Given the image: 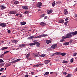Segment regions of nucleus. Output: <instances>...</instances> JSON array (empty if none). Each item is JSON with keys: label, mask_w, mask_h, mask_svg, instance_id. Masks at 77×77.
I'll list each match as a JSON object with an SVG mask.
<instances>
[{"label": "nucleus", "mask_w": 77, "mask_h": 77, "mask_svg": "<svg viewBox=\"0 0 77 77\" xmlns=\"http://www.w3.org/2000/svg\"><path fill=\"white\" fill-rule=\"evenodd\" d=\"M50 60H45V64H48V63H50Z\"/></svg>", "instance_id": "8"}, {"label": "nucleus", "mask_w": 77, "mask_h": 77, "mask_svg": "<svg viewBox=\"0 0 77 77\" xmlns=\"http://www.w3.org/2000/svg\"><path fill=\"white\" fill-rule=\"evenodd\" d=\"M76 55H77V53L76 54L75 53H74V54H73L74 56L75 57V56H76Z\"/></svg>", "instance_id": "48"}, {"label": "nucleus", "mask_w": 77, "mask_h": 77, "mask_svg": "<svg viewBox=\"0 0 77 77\" xmlns=\"http://www.w3.org/2000/svg\"><path fill=\"white\" fill-rule=\"evenodd\" d=\"M73 35H77V31H76L74 32H72L70 33H69L67 34L66 36L67 38H72Z\"/></svg>", "instance_id": "1"}, {"label": "nucleus", "mask_w": 77, "mask_h": 77, "mask_svg": "<svg viewBox=\"0 0 77 77\" xmlns=\"http://www.w3.org/2000/svg\"><path fill=\"white\" fill-rule=\"evenodd\" d=\"M9 13L10 14H17V12L16 11H10Z\"/></svg>", "instance_id": "3"}, {"label": "nucleus", "mask_w": 77, "mask_h": 77, "mask_svg": "<svg viewBox=\"0 0 77 77\" xmlns=\"http://www.w3.org/2000/svg\"><path fill=\"white\" fill-rule=\"evenodd\" d=\"M49 74V72H46L45 73L44 75H48Z\"/></svg>", "instance_id": "31"}, {"label": "nucleus", "mask_w": 77, "mask_h": 77, "mask_svg": "<svg viewBox=\"0 0 77 77\" xmlns=\"http://www.w3.org/2000/svg\"><path fill=\"white\" fill-rule=\"evenodd\" d=\"M16 60L17 62H18V61H20V60H21V59H18Z\"/></svg>", "instance_id": "44"}, {"label": "nucleus", "mask_w": 77, "mask_h": 77, "mask_svg": "<svg viewBox=\"0 0 77 77\" xmlns=\"http://www.w3.org/2000/svg\"><path fill=\"white\" fill-rule=\"evenodd\" d=\"M52 10H48L47 11L48 14H51V13H52Z\"/></svg>", "instance_id": "9"}, {"label": "nucleus", "mask_w": 77, "mask_h": 77, "mask_svg": "<svg viewBox=\"0 0 77 77\" xmlns=\"http://www.w3.org/2000/svg\"><path fill=\"white\" fill-rule=\"evenodd\" d=\"M74 16L75 17L77 18V14H75Z\"/></svg>", "instance_id": "57"}, {"label": "nucleus", "mask_w": 77, "mask_h": 77, "mask_svg": "<svg viewBox=\"0 0 77 77\" xmlns=\"http://www.w3.org/2000/svg\"><path fill=\"white\" fill-rule=\"evenodd\" d=\"M72 40H70V42H71H71H72Z\"/></svg>", "instance_id": "62"}, {"label": "nucleus", "mask_w": 77, "mask_h": 77, "mask_svg": "<svg viewBox=\"0 0 77 77\" xmlns=\"http://www.w3.org/2000/svg\"><path fill=\"white\" fill-rule=\"evenodd\" d=\"M45 16V14H42L40 16V17H41V18H42V17H44Z\"/></svg>", "instance_id": "27"}, {"label": "nucleus", "mask_w": 77, "mask_h": 77, "mask_svg": "<svg viewBox=\"0 0 77 77\" xmlns=\"http://www.w3.org/2000/svg\"><path fill=\"white\" fill-rule=\"evenodd\" d=\"M4 61H3V60L0 59V63L3 62Z\"/></svg>", "instance_id": "43"}, {"label": "nucleus", "mask_w": 77, "mask_h": 77, "mask_svg": "<svg viewBox=\"0 0 77 77\" xmlns=\"http://www.w3.org/2000/svg\"><path fill=\"white\" fill-rule=\"evenodd\" d=\"M0 26H2V27H6V24H5V23H0Z\"/></svg>", "instance_id": "4"}, {"label": "nucleus", "mask_w": 77, "mask_h": 77, "mask_svg": "<svg viewBox=\"0 0 77 77\" xmlns=\"http://www.w3.org/2000/svg\"><path fill=\"white\" fill-rule=\"evenodd\" d=\"M40 25L41 26H45L46 24L44 22H41L40 23Z\"/></svg>", "instance_id": "10"}, {"label": "nucleus", "mask_w": 77, "mask_h": 77, "mask_svg": "<svg viewBox=\"0 0 77 77\" xmlns=\"http://www.w3.org/2000/svg\"><path fill=\"white\" fill-rule=\"evenodd\" d=\"M68 21L66 22V23H65L64 24L66 25V26L67 25V24L68 23Z\"/></svg>", "instance_id": "50"}, {"label": "nucleus", "mask_w": 77, "mask_h": 77, "mask_svg": "<svg viewBox=\"0 0 77 77\" xmlns=\"http://www.w3.org/2000/svg\"><path fill=\"white\" fill-rule=\"evenodd\" d=\"M23 17V16H22V15H20L19 16L20 18H21V17Z\"/></svg>", "instance_id": "60"}, {"label": "nucleus", "mask_w": 77, "mask_h": 77, "mask_svg": "<svg viewBox=\"0 0 77 77\" xmlns=\"http://www.w3.org/2000/svg\"><path fill=\"white\" fill-rule=\"evenodd\" d=\"M69 43L68 42H66L65 43L63 44V45H69Z\"/></svg>", "instance_id": "15"}, {"label": "nucleus", "mask_w": 77, "mask_h": 77, "mask_svg": "<svg viewBox=\"0 0 77 77\" xmlns=\"http://www.w3.org/2000/svg\"><path fill=\"white\" fill-rule=\"evenodd\" d=\"M63 22H64L63 20H61L59 21V23H63Z\"/></svg>", "instance_id": "24"}, {"label": "nucleus", "mask_w": 77, "mask_h": 77, "mask_svg": "<svg viewBox=\"0 0 77 77\" xmlns=\"http://www.w3.org/2000/svg\"><path fill=\"white\" fill-rule=\"evenodd\" d=\"M48 17L47 16H46L45 17H44V20H45V19H47V18Z\"/></svg>", "instance_id": "52"}, {"label": "nucleus", "mask_w": 77, "mask_h": 77, "mask_svg": "<svg viewBox=\"0 0 77 77\" xmlns=\"http://www.w3.org/2000/svg\"><path fill=\"white\" fill-rule=\"evenodd\" d=\"M63 74H65V75H66V74H67V73L66 72H64Z\"/></svg>", "instance_id": "55"}, {"label": "nucleus", "mask_w": 77, "mask_h": 77, "mask_svg": "<svg viewBox=\"0 0 77 77\" xmlns=\"http://www.w3.org/2000/svg\"><path fill=\"white\" fill-rule=\"evenodd\" d=\"M4 42V41H2V42H1V43H3V42Z\"/></svg>", "instance_id": "63"}, {"label": "nucleus", "mask_w": 77, "mask_h": 77, "mask_svg": "<svg viewBox=\"0 0 77 77\" xmlns=\"http://www.w3.org/2000/svg\"><path fill=\"white\" fill-rule=\"evenodd\" d=\"M65 40L63 39H62L60 40V41L61 42H63Z\"/></svg>", "instance_id": "49"}, {"label": "nucleus", "mask_w": 77, "mask_h": 77, "mask_svg": "<svg viewBox=\"0 0 77 77\" xmlns=\"http://www.w3.org/2000/svg\"><path fill=\"white\" fill-rule=\"evenodd\" d=\"M61 3V2H56L57 5V4H59V3Z\"/></svg>", "instance_id": "51"}, {"label": "nucleus", "mask_w": 77, "mask_h": 77, "mask_svg": "<svg viewBox=\"0 0 77 77\" xmlns=\"http://www.w3.org/2000/svg\"><path fill=\"white\" fill-rule=\"evenodd\" d=\"M53 72H50V74H53Z\"/></svg>", "instance_id": "64"}, {"label": "nucleus", "mask_w": 77, "mask_h": 77, "mask_svg": "<svg viewBox=\"0 0 77 77\" xmlns=\"http://www.w3.org/2000/svg\"><path fill=\"white\" fill-rule=\"evenodd\" d=\"M62 39H66L67 38L66 36L65 35V36H63L62 37Z\"/></svg>", "instance_id": "40"}, {"label": "nucleus", "mask_w": 77, "mask_h": 77, "mask_svg": "<svg viewBox=\"0 0 77 77\" xmlns=\"http://www.w3.org/2000/svg\"><path fill=\"white\" fill-rule=\"evenodd\" d=\"M42 5V4L41 2H38L37 4V6L39 7L41 6Z\"/></svg>", "instance_id": "7"}, {"label": "nucleus", "mask_w": 77, "mask_h": 77, "mask_svg": "<svg viewBox=\"0 0 77 77\" xmlns=\"http://www.w3.org/2000/svg\"><path fill=\"white\" fill-rule=\"evenodd\" d=\"M16 62H17V60H15L11 62V63H16Z\"/></svg>", "instance_id": "28"}, {"label": "nucleus", "mask_w": 77, "mask_h": 77, "mask_svg": "<svg viewBox=\"0 0 77 77\" xmlns=\"http://www.w3.org/2000/svg\"><path fill=\"white\" fill-rule=\"evenodd\" d=\"M45 54H42V55H39V56H40V57H44V56H45Z\"/></svg>", "instance_id": "37"}, {"label": "nucleus", "mask_w": 77, "mask_h": 77, "mask_svg": "<svg viewBox=\"0 0 77 77\" xmlns=\"http://www.w3.org/2000/svg\"><path fill=\"white\" fill-rule=\"evenodd\" d=\"M42 35H40L38 36H37L35 38H42Z\"/></svg>", "instance_id": "21"}, {"label": "nucleus", "mask_w": 77, "mask_h": 77, "mask_svg": "<svg viewBox=\"0 0 77 77\" xmlns=\"http://www.w3.org/2000/svg\"><path fill=\"white\" fill-rule=\"evenodd\" d=\"M18 42V41L17 40H14L13 41V43H17V42Z\"/></svg>", "instance_id": "32"}, {"label": "nucleus", "mask_w": 77, "mask_h": 77, "mask_svg": "<svg viewBox=\"0 0 77 77\" xmlns=\"http://www.w3.org/2000/svg\"><path fill=\"white\" fill-rule=\"evenodd\" d=\"M34 38V36L32 35L28 38L27 39H32Z\"/></svg>", "instance_id": "13"}, {"label": "nucleus", "mask_w": 77, "mask_h": 77, "mask_svg": "<svg viewBox=\"0 0 77 77\" xmlns=\"http://www.w3.org/2000/svg\"><path fill=\"white\" fill-rule=\"evenodd\" d=\"M6 8V7L4 5H2L1 6V9H5Z\"/></svg>", "instance_id": "6"}, {"label": "nucleus", "mask_w": 77, "mask_h": 77, "mask_svg": "<svg viewBox=\"0 0 77 77\" xmlns=\"http://www.w3.org/2000/svg\"><path fill=\"white\" fill-rule=\"evenodd\" d=\"M61 55L62 56H64L66 55V53H61Z\"/></svg>", "instance_id": "23"}, {"label": "nucleus", "mask_w": 77, "mask_h": 77, "mask_svg": "<svg viewBox=\"0 0 77 77\" xmlns=\"http://www.w3.org/2000/svg\"><path fill=\"white\" fill-rule=\"evenodd\" d=\"M31 74H32V75L34 74V72H31Z\"/></svg>", "instance_id": "53"}, {"label": "nucleus", "mask_w": 77, "mask_h": 77, "mask_svg": "<svg viewBox=\"0 0 77 77\" xmlns=\"http://www.w3.org/2000/svg\"><path fill=\"white\" fill-rule=\"evenodd\" d=\"M4 57V54H2L0 56V57H1V58H3V57Z\"/></svg>", "instance_id": "30"}, {"label": "nucleus", "mask_w": 77, "mask_h": 77, "mask_svg": "<svg viewBox=\"0 0 77 77\" xmlns=\"http://www.w3.org/2000/svg\"><path fill=\"white\" fill-rule=\"evenodd\" d=\"M33 56L34 57H37L38 56V55L37 54H33Z\"/></svg>", "instance_id": "25"}, {"label": "nucleus", "mask_w": 77, "mask_h": 77, "mask_svg": "<svg viewBox=\"0 0 77 77\" xmlns=\"http://www.w3.org/2000/svg\"><path fill=\"white\" fill-rule=\"evenodd\" d=\"M35 43H36L35 45L36 44V47H39V45H40V44L39 42H35Z\"/></svg>", "instance_id": "14"}, {"label": "nucleus", "mask_w": 77, "mask_h": 77, "mask_svg": "<svg viewBox=\"0 0 77 77\" xmlns=\"http://www.w3.org/2000/svg\"><path fill=\"white\" fill-rule=\"evenodd\" d=\"M20 24L21 25H25V24H26V22L23 21L22 22H20Z\"/></svg>", "instance_id": "20"}, {"label": "nucleus", "mask_w": 77, "mask_h": 77, "mask_svg": "<svg viewBox=\"0 0 77 77\" xmlns=\"http://www.w3.org/2000/svg\"><path fill=\"white\" fill-rule=\"evenodd\" d=\"M29 76V75H26L24 77H28Z\"/></svg>", "instance_id": "56"}, {"label": "nucleus", "mask_w": 77, "mask_h": 77, "mask_svg": "<svg viewBox=\"0 0 77 77\" xmlns=\"http://www.w3.org/2000/svg\"><path fill=\"white\" fill-rule=\"evenodd\" d=\"M4 69V68H2L0 69V71H2Z\"/></svg>", "instance_id": "47"}, {"label": "nucleus", "mask_w": 77, "mask_h": 77, "mask_svg": "<svg viewBox=\"0 0 77 77\" xmlns=\"http://www.w3.org/2000/svg\"><path fill=\"white\" fill-rule=\"evenodd\" d=\"M8 53V51H6L4 53V54H6V53Z\"/></svg>", "instance_id": "54"}, {"label": "nucleus", "mask_w": 77, "mask_h": 77, "mask_svg": "<svg viewBox=\"0 0 77 77\" xmlns=\"http://www.w3.org/2000/svg\"><path fill=\"white\" fill-rule=\"evenodd\" d=\"M30 54H26V58H28V57H30Z\"/></svg>", "instance_id": "22"}, {"label": "nucleus", "mask_w": 77, "mask_h": 77, "mask_svg": "<svg viewBox=\"0 0 77 77\" xmlns=\"http://www.w3.org/2000/svg\"><path fill=\"white\" fill-rule=\"evenodd\" d=\"M42 65H43V64L41 63H39L38 64H37L36 65H35L33 66L34 67L37 66V67H38V66H42Z\"/></svg>", "instance_id": "5"}, {"label": "nucleus", "mask_w": 77, "mask_h": 77, "mask_svg": "<svg viewBox=\"0 0 77 77\" xmlns=\"http://www.w3.org/2000/svg\"><path fill=\"white\" fill-rule=\"evenodd\" d=\"M22 8L23 9H26V10H27V9H28V8H27V7L24 6H22Z\"/></svg>", "instance_id": "18"}, {"label": "nucleus", "mask_w": 77, "mask_h": 77, "mask_svg": "<svg viewBox=\"0 0 77 77\" xmlns=\"http://www.w3.org/2000/svg\"><path fill=\"white\" fill-rule=\"evenodd\" d=\"M21 15V14H20L18 13H17V14H16L15 15V16H18L19 15Z\"/></svg>", "instance_id": "38"}, {"label": "nucleus", "mask_w": 77, "mask_h": 77, "mask_svg": "<svg viewBox=\"0 0 77 77\" xmlns=\"http://www.w3.org/2000/svg\"><path fill=\"white\" fill-rule=\"evenodd\" d=\"M11 63L8 64L7 65V66L8 67L9 66H11Z\"/></svg>", "instance_id": "41"}, {"label": "nucleus", "mask_w": 77, "mask_h": 77, "mask_svg": "<svg viewBox=\"0 0 77 77\" xmlns=\"http://www.w3.org/2000/svg\"><path fill=\"white\" fill-rule=\"evenodd\" d=\"M19 3V2L18 1H16L14 2V4L15 5H18V3Z\"/></svg>", "instance_id": "33"}, {"label": "nucleus", "mask_w": 77, "mask_h": 77, "mask_svg": "<svg viewBox=\"0 0 77 77\" xmlns=\"http://www.w3.org/2000/svg\"><path fill=\"white\" fill-rule=\"evenodd\" d=\"M68 13V12L66 10H64V14L65 15H67V14Z\"/></svg>", "instance_id": "17"}, {"label": "nucleus", "mask_w": 77, "mask_h": 77, "mask_svg": "<svg viewBox=\"0 0 77 77\" xmlns=\"http://www.w3.org/2000/svg\"><path fill=\"white\" fill-rule=\"evenodd\" d=\"M28 60H31L32 59H31V58H27Z\"/></svg>", "instance_id": "59"}, {"label": "nucleus", "mask_w": 77, "mask_h": 77, "mask_svg": "<svg viewBox=\"0 0 77 77\" xmlns=\"http://www.w3.org/2000/svg\"><path fill=\"white\" fill-rule=\"evenodd\" d=\"M73 60H74V59L73 58H72L70 60V62H71V63H72V62H73Z\"/></svg>", "instance_id": "42"}, {"label": "nucleus", "mask_w": 77, "mask_h": 77, "mask_svg": "<svg viewBox=\"0 0 77 77\" xmlns=\"http://www.w3.org/2000/svg\"><path fill=\"white\" fill-rule=\"evenodd\" d=\"M8 33H10L11 32V30H8Z\"/></svg>", "instance_id": "58"}, {"label": "nucleus", "mask_w": 77, "mask_h": 77, "mask_svg": "<svg viewBox=\"0 0 77 77\" xmlns=\"http://www.w3.org/2000/svg\"><path fill=\"white\" fill-rule=\"evenodd\" d=\"M4 65H5V63H1L0 64V66H3Z\"/></svg>", "instance_id": "39"}, {"label": "nucleus", "mask_w": 77, "mask_h": 77, "mask_svg": "<svg viewBox=\"0 0 77 77\" xmlns=\"http://www.w3.org/2000/svg\"><path fill=\"white\" fill-rule=\"evenodd\" d=\"M66 77H71V75L68 74L67 75Z\"/></svg>", "instance_id": "45"}, {"label": "nucleus", "mask_w": 77, "mask_h": 77, "mask_svg": "<svg viewBox=\"0 0 77 77\" xmlns=\"http://www.w3.org/2000/svg\"><path fill=\"white\" fill-rule=\"evenodd\" d=\"M28 13H29V11H26L24 12L25 14H27Z\"/></svg>", "instance_id": "36"}, {"label": "nucleus", "mask_w": 77, "mask_h": 77, "mask_svg": "<svg viewBox=\"0 0 77 77\" xmlns=\"http://www.w3.org/2000/svg\"><path fill=\"white\" fill-rule=\"evenodd\" d=\"M67 63V61L65 60H63L62 62V63Z\"/></svg>", "instance_id": "35"}, {"label": "nucleus", "mask_w": 77, "mask_h": 77, "mask_svg": "<svg viewBox=\"0 0 77 77\" xmlns=\"http://www.w3.org/2000/svg\"><path fill=\"white\" fill-rule=\"evenodd\" d=\"M36 43H35V42H34V43H30L29 45L30 46H32V45H36Z\"/></svg>", "instance_id": "16"}, {"label": "nucleus", "mask_w": 77, "mask_h": 77, "mask_svg": "<svg viewBox=\"0 0 77 77\" xmlns=\"http://www.w3.org/2000/svg\"><path fill=\"white\" fill-rule=\"evenodd\" d=\"M56 54L55 53H54V54H53L51 55V57L52 56H56Z\"/></svg>", "instance_id": "46"}, {"label": "nucleus", "mask_w": 77, "mask_h": 77, "mask_svg": "<svg viewBox=\"0 0 77 77\" xmlns=\"http://www.w3.org/2000/svg\"><path fill=\"white\" fill-rule=\"evenodd\" d=\"M57 47V45L56 44H54L53 45L51 46L52 48H53L54 49H55V48H56Z\"/></svg>", "instance_id": "2"}, {"label": "nucleus", "mask_w": 77, "mask_h": 77, "mask_svg": "<svg viewBox=\"0 0 77 77\" xmlns=\"http://www.w3.org/2000/svg\"><path fill=\"white\" fill-rule=\"evenodd\" d=\"M46 43L47 44H50V43L51 42V41L50 40H46Z\"/></svg>", "instance_id": "11"}, {"label": "nucleus", "mask_w": 77, "mask_h": 77, "mask_svg": "<svg viewBox=\"0 0 77 77\" xmlns=\"http://www.w3.org/2000/svg\"><path fill=\"white\" fill-rule=\"evenodd\" d=\"M68 18H66L65 19V21H68Z\"/></svg>", "instance_id": "61"}, {"label": "nucleus", "mask_w": 77, "mask_h": 77, "mask_svg": "<svg viewBox=\"0 0 77 77\" xmlns=\"http://www.w3.org/2000/svg\"><path fill=\"white\" fill-rule=\"evenodd\" d=\"M25 46H26L25 44H23L19 45V47H25Z\"/></svg>", "instance_id": "12"}, {"label": "nucleus", "mask_w": 77, "mask_h": 77, "mask_svg": "<svg viewBox=\"0 0 77 77\" xmlns=\"http://www.w3.org/2000/svg\"><path fill=\"white\" fill-rule=\"evenodd\" d=\"M42 35V37H45V36H48V35L46 34H44Z\"/></svg>", "instance_id": "29"}, {"label": "nucleus", "mask_w": 77, "mask_h": 77, "mask_svg": "<svg viewBox=\"0 0 77 77\" xmlns=\"http://www.w3.org/2000/svg\"><path fill=\"white\" fill-rule=\"evenodd\" d=\"M8 47H4L2 48V50H6V49H7Z\"/></svg>", "instance_id": "26"}, {"label": "nucleus", "mask_w": 77, "mask_h": 77, "mask_svg": "<svg viewBox=\"0 0 77 77\" xmlns=\"http://www.w3.org/2000/svg\"><path fill=\"white\" fill-rule=\"evenodd\" d=\"M55 1H54L53 2L52 4V6L54 7V6L55 5Z\"/></svg>", "instance_id": "34"}, {"label": "nucleus", "mask_w": 77, "mask_h": 77, "mask_svg": "<svg viewBox=\"0 0 77 77\" xmlns=\"http://www.w3.org/2000/svg\"><path fill=\"white\" fill-rule=\"evenodd\" d=\"M56 55H60L61 54V52H59L55 53Z\"/></svg>", "instance_id": "19"}]
</instances>
